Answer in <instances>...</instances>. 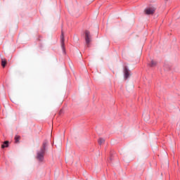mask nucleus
I'll return each mask as SVG.
<instances>
[{
	"instance_id": "nucleus-5",
	"label": "nucleus",
	"mask_w": 180,
	"mask_h": 180,
	"mask_svg": "<svg viewBox=\"0 0 180 180\" xmlns=\"http://www.w3.org/2000/svg\"><path fill=\"white\" fill-rule=\"evenodd\" d=\"M130 77V70H129V68H127V66H124V77L125 79H127Z\"/></svg>"
},
{
	"instance_id": "nucleus-11",
	"label": "nucleus",
	"mask_w": 180,
	"mask_h": 180,
	"mask_svg": "<svg viewBox=\"0 0 180 180\" xmlns=\"http://www.w3.org/2000/svg\"><path fill=\"white\" fill-rule=\"evenodd\" d=\"M112 160H113V156L111 155V156L110 157V160L112 161Z\"/></svg>"
},
{
	"instance_id": "nucleus-10",
	"label": "nucleus",
	"mask_w": 180,
	"mask_h": 180,
	"mask_svg": "<svg viewBox=\"0 0 180 180\" xmlns=\"http://www.w3.org/2000/svg\"><path fill=\"white\" fill-rule=\"evenodd\" d=\"M20 140V136L16 135L15 136V143H19Z\"/></svg>"
},
{
	"instance_id": "nucleus-12",
	"label": "nucleus",
	"mask_w": 180,
	"mask_h": 180,
	"mask_svg": "<svg viewBox=\"0 0 180 180\" xmlns=\"http://www.w3.org/2000/svg\"><path fill=\"white\" fill-rule=\"evenodd\" d=\"M62 112H63V110H60V113H61Z\"/></svg>"
},
{
	"instance_id": "nucleus-7",
	"label": "nucleus",
	"mask_w": 180,
	"mask_h": 180,
	"mask_svg": "<svg viewBox=\"0 0 180 180\" xmlns=\"http://www.w3.org/2000/svg\"><path fill=\"white\" fill-rule=\"evenodd\" d=\"M1 66L3 68H5L6 66V60L5 58H1Z\"/></svg>"
},
{
	"instance_id": "nucleus-1",
	"label": "nucleus",
	"mask_w": 180,
	"mask_h": 180,
	"mask_svg": "<svg viewBox=\"0 0 180 180\" xmlns=\"http://www.w3.org/2000/svg\"><path fill=\"white\" fill-rule=\"evenodd\" d=\"M49 146V141L44 140L42 143V146L39 150L37 153V160L39 161V162H43L44 161V155L46 154V151H47V147Z\"/></svg>"
},
{
	"instance_id": "nucleus-3",
	"label": "nucleus",
	"mask_w": 180,
	"mask_h": 180,
	"mask_svg": "<svg viewBox=\"0 0 180 180\" xmlns=\"http://www.w3.org/2000/svg\"><path fill=\"white\" fill-rule=\"evenodd\" d=\"M144 13L146 15H154V13H155V8L148 7L144 10Z\"/></svg>"
},
{
	"instance_id": "nucleus-2",
	"label": "nucleus",
	"mask_w": 180,
	"mask_h": 180,
	"mask_svg": "<svg viewBox=\"0 0 180 180\" xmlns=\"http://www.w3.org/2000/svg\"><path fill=\"white\" fill-rule=\"evenodd\" d=\"M64 41H65V39L64 38V31L62 30L60 35V45L64 54H65V44Z\"/></svg>"
},
{
	"instance_id": "nucleus-6",
	"label": "nucleus",
	"mask_w": 180,
	"mask_h": 180,
	"mask_svg": "<svg viewBox=\"0 0 180 180\" xmlns=\"http://www.w3.org/2000/svg\"><path fill=\"white\" fill-rule=\"evenodd\" d=\"M9 147V141H5L4 143L1 145V148H6Z\"/></svg>"
},
{
	"instance_id": "nucleus-4",
	"label": "nucleus",
	"mask_w": 180,
	"mask_h": 180,
	"mask_svg": "<svg viewBox=\"0 0 180 180\" xmlns=\"http://www.w3.org/2000/svg\"><path fill=\"white\" fill-rule=\"evenodd\" d=\"M84 34L86 44L88 45L91 43V32L89 30H86Z\"/></svg>"
},
{
	"instance_id": "nucleus-8",
	"label": "nucleus",
	"mask_w": 180,
	"mask_h": 180,
	"mask_svg": "<svg viewBox=\"0 0 180 180\" xmlns=\"http://www.w3.org/2000/svg\"><path fill=\"white\" fill-rule=\"evenodd\" d=\"M98 143L99 146H102V144L105 143V140L103 139V138H100L98 140Z\"/></svg>"
},
{
	"instance_id": "nucleus-9",
	"label": "nucleus",
	"mask_w": 180,
	"mask_h": 180,
	"mask_svg": "<svg viewBox=\"0 0 180 180\" xmlns=\"http://www.w3.org/2000/svg\"><path fill=\"white\" fill-rule=\"evenodd\" d=\"M157 65V62L154 60H152L150 63L149 64V67H155Z\"/></svg>"
}]
</instances>
